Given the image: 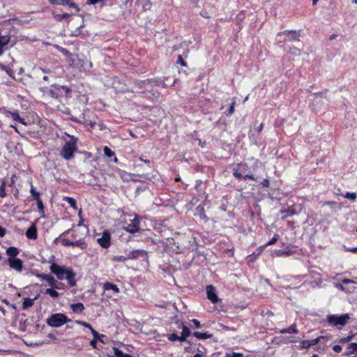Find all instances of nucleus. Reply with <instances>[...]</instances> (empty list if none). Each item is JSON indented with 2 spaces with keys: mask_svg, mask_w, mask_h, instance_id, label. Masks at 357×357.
<instances>
[{
  "mask_svg": "<svg viewBox=\"0 0 357 357\" xmlns=\"http://www.w3.org/2000/svg\"><path fill=\"white\" fill-rule=\"evenodd\" d=\"M55 241L61 242L65 247H79L82 250L86 248L84 238L80 236L79 231L74 229L65 231L55 239Z\"/></svg>",
  "mask_w": 357,
  "mask_h": 357,
  "instance_id": "nucleus-1",
  "label": "nucleus"
},
{
  "mask_svg": "<svg viewBox=\"0 0 357 357\" xmlns=\"http://www.w3.org/2000/svg\"><path fill=\"white\" fill-rule=\"evenodd\" d=\"M342 282L345 284H347L352 282V281L349 279H344L342 280Z\"/></svg>",
  "mask_w": 357,
  "mask_h": 357,
  "instance_id": "nucleus-62",
  "label": "nucleus"
},
{
  "mask_svg": "<svg viewBox=\"0 0 357 357\" xmlns=\"http://www.w3.org/2000/svg\"><path fill=\"white\" fill-rule=\"evenodd\" d=\"M278 240V234H275L273 236V237L268 241L267 242L265 245L267 246V245H273L274 243H275Z\"/></svg>",
  "mask_w": 357,
  "mask_h": 357,
  "instance_id": "nucleus-41",
  "label": "nucleus"
},
{
  "mask_svg": "<svg viewBox=\"0 0 357 357\" xmlns=\"http://www.w3.org/2000/svg\"><path fill=\"white\" fill-rule=\"evenodd\" d=\"M67 17H68V14H63V15H57V18L59 20H62L63 18H67Z\"/></svg>",
  "mask_w": 357,
  "mask_h": 357,
  "instance_id": "nucleus-55",
  "label": "nucleus"
},
{
  "mask_svg": "<svg viewBox=\"0 0 357 357\" xmlns=\"http://www.w3.org/2000/svg\"><path fill=\"white\" fill-rule=\"evenodd\" d=\"M37 205L40 210H43V208H44L43 204L40 199L38 200H37Z\"/></svg>",
  "mask_w": 357,
  "mask_h": 357,
  "instance_id": "nucleus-47",
  "label": "nucleus"
},
{
  "mask_svg": "<svg viewBox=\"0 0 357 357\" xmlns=\"http://www.w3.org/2000/svg\"><path fill=\"white\" fill-rule=\"evenodd\" d=\"M97 339H98V338H94V340H91V341L90 344H91V345L92 347H96V340H97Z\"/></svg>",
  "mask_w": 357,
  "mask_h": 357,
  "instance_id": "nucleus-60",
  "label": "nucleus"
},
{
  "mask_svg": "<svg viewBox=\"0 0 357 357\" xmlns=\"http://www.w3.org/2000/svg\"><path fill=\"white\" fill-rule=\"evenodd\" d=\"M354 352H357V342H351L348 344L347 351L345 353V355H350Z\"/></svg>",
  "mask_w": 357,
  "mask_h": 357,
  "instance_id": "nucleus-26",
  "label": "nucleus"
},
{
  "mask_svg": "<svg viewBox=\"0 0 357 357\" xmlns=\"http://www.w3.org/2000/svg\"><path fill=\"white\" fill-rule=\"evenodd\" d=\"M0 351L3 354H10V350L0 349Z\"/></svg>",
  "mask_w": 357,
  "mask_h": 357,
  "instance_id": "nucleus-59",
  "label": "nucleus"
},
{
  "mask_svg": "<svg viewBox=\"0 0 357 357\" xmlns=\"http://www.w3.org/2000/svg\"><path fill=\"white\" fill-rule=\"evenodd\" d=\"M89 4L94 5L101 1V0H87Z\"/></svg>",
  "mask_w": 357,
  "mask_h": 357,
  "instance_id": "nucleus-54",
  "label": "nucleus"
},
{
  "mask_svg": "<svg viewBox=\"0 0 357 357\" xmlns=\"http://www.w3.org/2000/svg\"><path fill=\"white\" fill-rule=\"evenodd\" d=\"M130 222H126L127 226L124 227V229L130 233L134 234L139 231V218L136 215H134L132 219H130Z\"/></svg>",
  "mask_w": 357,
  "mask_h": 357,
  "instance_id": "nucleus-6",
  "label": "nucleus"
},
{
  "mask_svg": "<svg viewBox=\"0 0 357 357\" xmlns=\"http://www.w3.org/2000/svg\"><path fill=\"white\" fill-rule=\"evenodd\" d=\"M65 199L68 202V203L70 205V206H72L74 208H77V202L75 199H73V197H67Z\"/></svg>",
  "mask_w": 357,
  "mask_h": 357,
  "instance_id": "nucleus-35",
  "label": "nucleus"
},
{
  "mask_svg": "<svg viewBox=\"0 0 357 357\" xmlns=\"http://www.w3.org/2000/svg\"><path fill=\"white\" fill-rule=\"evenodd\" d=\"M194 336L198 339L204 340L210 337L211 335H208L207 333H200V332H195L193 333Z\"/></svg>",
  "mask_w": 357,
  "mask_h": 357,
  "instance_id": "nucleus-29",
  "label": "nucleus"
},
{
  "mask_svg": "<svg viewBox=\"0 0 357 357\" xmlns=\"http://www.w3.org/2000/svg\"><path fill=\"white\" fill-rule=\"evenodd\" d=\"M263 127H264V124H263V123H261L259 124V126H258V128L256 130V132H257V134H259L261 132Z\"/></svg>",
  "mask_w": 357,
  "mask_h": 357,
  "instance_id": "nucleus-52",
  "label": "nucleus"
},
{
  "mask_svg": "<svg viewBox=\"0 0 357 357\" xmlns=\"http://www.w3.org/2000/svg\"><path fill=\"white\" fill-rule=\"evenodd\" d=\"M45 294H49L52 298H56L59 296V293L54 288H49L45 290Z\"/></svg>",
  "mask_w": 357,
  "mask_h": 357,
  "instance_id": "nucleus-27",
  "label": "nucleus"
},
{
  "mask_svg": "<svg viewBox=\"0 0 357 357\" xmlns=\"http://www.w3.org/2000/svg\"><path fill=\"white\" fill-rule=\"evenodd\" d=\"M344 197L351 200H355L356 199V195L354 192H347Z\"/></svg>",
  "mask_w": 357,
  "mask_h": 357,
  "instance_id": "nucleus-42",
  "label": "nucleus"
},
{
  "mask_svg": "<svg viewBox=\"0 0 357 357\" xmlns=\"http://www.w3.org/2000/svg\"><path fill=\"white\" fill-rule=\"evenodd\" d=\"M282 35H286L288 37L289 40L299 41L300 34L296 31L285 30L278 33V36H281Z\"/></svg>",
  "mask_w": 357,
  "mask_h": 357,
  "instance_id": "nucleus-11",
  "label": "nucleus"
},
{
  "mask_svg": "<svg viewBox=\"0 0 357 357\" xmlns=\"http://www.w3.org/2000/svg\"><path fill=\"white\" fill-rule=\"evenodd\" d=\"M206 294L208 298L213 303H215L218 302V298L216 295L214 287L212 285L206 287Z\"/></svg>",
  "mask_w": 357,
  "mask_h": 357,
  "instance_id": "nucleus-13",
  "label": "nucleus"
},
{
  "mask_svg": "<svg viewBox=\"0 0 357 357\" xmlns=\"http://www.w3.org/2000/svg\"><path fill=\"white\" fill-rule=\"evenodd\" d=\"M32 196L33 197V198L36 199V200H38L39 198H40V194L36 192L33 188H31V190H30Z\"/></svg>",
  "mask_w": 357,
  "mask_h": 357,
  "instance_id": "nucleus-43",
  "label": "nucleus"
},
{
  "mask_svg": "<svg viewBox=\"0 0 357 357\" xmlns=\"http://www.w3.org/2000/svg\"><path fill=\"white\" fill-rule=\"evenodd\" d=\"M234 103L232 102L231 105H230L229 112L227 114V115H230L234 112Z\"/></svg>",
  "mask_w": 357,
  "mask_h": 357,
  "instance_id": "nucleus-51",
  "label": "nucleus"
},
{
  "mask_svg": "<svg viewBox=\"0 0 357 357\" xmlns=\"http://www.w3.org/2000/svg\"><path fill=\"white\" fill-rule=\"evenodd\" d=\"M192 321L194 323L196 328H199L201 326L200 322L197 319H192Z\"/></svg>",
  "mask_w": 357,
  "mask_h": 357,
  "instance_id": "nucleus-50",
  "label": "nucleus"
},
{
  "mask_svg": "<svg viewBox=\"0 0 357 357\" xmlns=\"http://www.w3.org/2000/svg\"><path fill=\"white\" fill-rule=\"evenodd\" d=\"M10 39L9 36H0V56L3 54L4 52L3 48L8 44Z\"/></svg>",
  "mask_w": 357,
  "mask_h": 357,
  "instance_id": "nucleus-16",
  "label": "nucleus"
},
{
  "mask_svg": "<svg viewBox=\"0 0 357 357\" xmlns=\"http://www.w3.org/2000/svg\"><path fill=\"white\" fill-rule=\"evenodd\" d=\"M178 62L179 63H181V65H182V66H186L185 63L183 61V59H182V58H181V56H179V57H178Z\"/></svg>",
  "mask_w": 357,
  "mask_h": 357,
  "instance_id": "nucleus-57",
  "label": "nucleus"
},
{
  "mask_svg": "<svg viewBox=\"0 0 357 357\" xmlns=\"http://www.w3.org/2000/svg\"><path fill=\"white\" fill-rule=\"evenodd\" d=\"M57 3L63 5V6L67 5L70 8H77L76 5L74 3H72L70 0H61V3H59L57 1Z\"/></svg>",
  "mask_w": 357,
  "mask_h": 357,
  "instance_id": "nucleus-33",
  "label": "nucleus"
},
{
  "mask_svg": "<svg viewBox=\"0 0 357 357\" xmlns=\"http://www.w3.org/2000/svg\"><path fill=\"white\" fill-rule=\"evenodd\" d=\"M6 234V229L0 226V237L4 236Z\"/></svg>",
  "mask_w": 357,
  "mask_h": 357,
  "instance_id": "nucleus-53",
  "label": "nucleus"
},
{
  "mask_svg": "<svg viewBox=\"0 0 357 357\" xmlns=\"http://www.w3.org/2000/svg\"><path fill=\"white\" fill-rule=\"evenodd\" d=\"M322 337H318L317 338L312 339V340H302L301 342V345L298 346V349H308L310 347L314 346L320 342V340Z\"/></svg>",
  "mask_w": 357,
  "mask_h": 357,
  "instance_id": "nucleus-9",
  "label": "nucleus"
},
{
  "mask_svg": "<svg viewBox=\"0 0 357 357\" xmlns=\"http://www.w3.org/2000/svg\"><path fill=\"white\" fill-rule=\"evenodd\" d=\"M139 3L145 10H150L151 8V3L149 0H139Z\"/></svg>",
  "mask_w": 357,
  "mask_h": 357,
  "instance_id": "nucleus-30",
  "label": "nucleus"
},
{
  "mask_svg": "<svg viewBox=\"0 0 357 357\" xmlns=\"http://www.w3.org/2000/svg\"><path fill=\"white\" fill-rule=\"evenodd\" d=\"M347 250L352 253H357V247L349 248Z\"/></svg>",
  "mask_w": 357,
  "mask_h": 357,
  "instance_id": "nucleus-49",
  "label": "nucleus"
},
{
  "mask_svg": "<svg viewBox=\"0 0 357 357\" xmlns=\"http://www.w3.org/2000/svg\"><path fill=\"white\" fill-rule=\"evenodd\" d=\"M63 91H65L66 93H68L70 90L67 86L52 85L49 93L52 98H58L62 96Z\"/></svg>",
  "mask_w": 357,
  "mask_h": 357,
  "instance_id": "nucleus-7",
  "label": "nucleus"
},
{
  "mask_svg": "<svg viewBox=\"0 0 357 357\" xmlns=\"http://www.w3.org/2000/svg\"><path fill=\"white\" fill-rule=\"evenodd\" d=\"M179 337L176 333H172L169 336V340L171 341L180 340Z\"/></svg>",
  "mask_w": 357,
  "mask_h": 357,
  "instance_id": "nucleus-44",
  "label": "nucleus"
},
{
  "mask_svg": "<svg viewBox=\"0 0 357 357\" xmlns=\"http://www.w3.org/2000/svg\"><path fill=\"white\" fill-rule=\"evenodd\" d=\"M255 130H253L252 128H250V139H252V138L255 136Z\"/></svg>",
  "mask_w": 357,
  "mask_h": 357,
  "instance_id": "nucleus-56",
  "label": "nucleus"
},
{
  "mask_svg": "<svg viewBox=\"0 0 357 357\" xmlns=\"http://www.w3.org/2000/svg\"><path fill=\"white\" fill-rule=\"evenodd\" d=\"M247 178L252 179L255 181H257L262 186L268 187L270 185L269 180L268 178H264L263 180H260L259 177H255L253 174H247Z\"/></svg>",
  "mask_w": 357,
  "mask_h": 357,
  "instance_id": "nucleus-17",
  "label": "nucleus"
},
{
  "mask_svg": "<svg viewBox=\"0 0 357 357\" xmlns=\"http://www.w3.org/2000/svg\"><path fill=\"white\" fill-rule=\"evenodd\" d=\"M6 254L10 257L9 258H16L15 257L19 254V250L15 247H9L6 250Z\"/></svg>",
  "mask_w": 357,
  "mask_h": 357,
  "instance_id": "nucleus-25",
  "label": "nucleus"
},
{
  "mask_svg": "<svg viewBox=\"0 0 357 357\" xmlns=\"http://www.w3.org/2000/svg\"><path fill=\"white\" fill-rule=\"evenodd\" d=\"M352 338V336H348L347 337H343L340 340V342L344 343V342H347L349 341H350Z\"/></svg>",
  "mask_w": 357,
  "mask_h": 357,
  "instance_id": "nucleus-48",
  "label": "nucleus"
},
{
  "mask_svg": "<svg viewBox=\"0 0 357 357\" xmlns=\"http://www.w3.org/2000/svg\"><path fill=\"white\" fill-rule=\"evenodd\" d=\"M75 323L76 324H78V325H80V326H84V327L89 328L91 331V333L93 334V336L94 338L100 337L99 333L96 331H95L89 324H88L85 321H79V320H76L75 321Z\"/></svg>",
  "mask_w": 357,
  "mask_h": 357,
  "instance_id": "nucleus-15",
  "label": "nucleus"
},
{
  "mask_svg": "<svg viewBox=\"0 0 357 357\" xmlns=\"http://www.w3.org/2000/svg\"><path fill=\"white\" fill-rule=\"evenodd\" d=\"M333 350L336 353H340L342 351V348L340 345L336 344L333 347Z\"/></svg>",
  "mask_w": 357,
  "mask_h": 357,
  "instance_id": "nucleus-45",
  "label": "nucleus"
},
{
  "mask_svg": "<svg viewBox=\"0 0 357 357\" xmlns=\"http://www.w3.org/2000/svg\"><path fill=\"white\" fill-rule=\"evenodd\" d=\"M114 354L116 357H132L131 355L123 353L122 351L116 348H114Z\"/></svg>",
  "mask_w": 357,
  "mask_h": 357,
  "instance_id": "nucleus-28",
  "label": "nucleus"
},
{
  "mask_svg": "<svg viewBox=\"0 0 357 357\" xmlns=\"http://www.w3.org/2000/svg\"><path fill=\"white\" fill-rule=\"evenodd\" d=\"M36 298L37 297H35L33 299L29 298H24L22 303V309L27 310L28 308L31 307L33 305L34 301Z\"/></svg>",
  "mask_w": 357,
  "mask_h": 357,
  "instance_id": "nucleus-21",
  "label": "nucleus"
},
{
  "mask_svg": "<svg viewBox=\"0 0 357 357\" xmlns=\"http://www.w3.org/2000/svg\"><path fill=\"white\" fill-rule=\"evenodd\" d=\"M336 37H337V35H335V34H332V35L329 37V39H330L331 40H332L335 39V38H336Z\"/></svg>",
  "mask_w": 357,
  "mask_h": 357,
  "instance_id": "nucleus-63",
  "label": "nucleus"
},
{
  "mask_svg": "<svg viewBox=\"0 0 357 357\" xmlns=\"http://www.w3.org/2000/svg\"><path fill=\"white\" fill-rule=\"evenodd\" d=\"M26 236L29 239L35 240L37 238V229L35 223H32L31 227L26 230Z\"/></svg>",
  "mask_w": 357,
  "mask_h": 357,
  "instance_id": "nucleus-14",
  "label": "nucleus"
},
{
  "mask_svg": "<svg viewBox=\"0 0 357 357\" xmlns=\"http://www.w3.org/2000/svg\"><path fill=\"white\" fill-rule=\"evenodd\" d=\"M50 269L51 272L56 275L57 279L60 280L64 279L66 280L68 283L72 287L76 285V273L73 271L71 267L60 266L55 262H52L50 265Z\"/></svg>",
  "mask_w": 357,
  "mask_h": 357,
  "instance_id": "nucleus-2",
  "label": "nucleus"
},
{
  "mask_svg": "<svg viewBox=\"0 0 357 357\" xmlns=\"http://www.w3.org/2000/svg\"><path fill=\"white\" fill-rule=\"evenodd\" d=\"M8 263L10 267L17 272L22 271V261L18 258H8Z\"/></svg>",
  "mask_w": 357,
  "mask_h": 357,
  "instance_id": "nucleus-10",
  "label": "nucleus"
},
{
  "mask_svg": "<svg viewBox=\"0 0 357 357\" xmlns=\"http://www.w3.org/2000/svg\"><path fill=\"white\" fill-rule=\"evenodd\" d=\"M280 333L296 334L298 333V331L297 329L296 325L295 324H293L289 328L281 330Z\"/></svg>",
  "mask_w": 357,
  "mask_h": 357,
  "instance_id": "nucleus-22",
  "label": "nucleus"
},
{
  "mask_svg": "<svg viewBox=\"0 0 357 357\" xmlns=\"http://www.w3.org/2000/svg\"><path fill=\"white\" fill-rule=\"evenodd\" d=\"M234 176H235L236 177H237V178H242V177H243V175H242L241 174L238 173V172L237 171H236V170L234 171Z\"/></svg>",
  "mask_w": 357,
  "mask_h": 357,
  "instance_id": "nucleus-58",
  "label": "nucleus"
},
{
  "mask_svg": "<svg viewBox=\"0 0 357 357\" xmlns=\"http://www.w3.org/2000/svg\"><path fill=\"white\" fill-rule=\"evenodd\" d=\"M110 234L107 231H104L102 234V236L98 238V242L100 245L101 247L104 248H107L110 245Z\"/></svg>",
  "mask_w": 357,
  "mask_h": 357,
  "instance_id": "nucleus-12",
  "label": "nucleus"
},
{
  "mask_svg": "<svg viewBox=\"0 0 357 357\" xmlns=\"http://www.w3.org/2000/svg\"><path fill=\"white\" fill-rule=\"evenodd\" d=\"M349 317L347 314H344L340 316L335 314L328 315L327 317L328 322L333 326H341L346 325Z\"/></svg>",
  "mask_w": 357,
  "mask_h": 357,
  "instance_id": "nucleus-5",
  "label": "nucleus"
},
{
  "mask_svg": "<svg viewBox=\"0 0 357 357\" xmlns=\"http://www.w3.org/2000/svg\"><path fill=\"white\" fill-rule=\"evenodd\" d=\"M288 226H289L291 228H294V222L293 221H288L287 222Z\"/></svg>",
  "mask_w": 357,
  "mask_h": 357,
  "instance_id": "nucleus-61",
  "label": "nucleus"
},
{
  "mask_svg": "<svg viewBox=\"0 0 357 357\" xmlns=\"http://www.w3.org/2000/svg\"><path fill=\"white\" fill-rule=\"evenodd\" d=\"M68 321H70V319H68L64 314L56 313L51 315L47 319L46 322L47 324L51 327L58 328L64 325Z\"/></svg>",
  "mask_w": 357,
  "mask_h": 357,
  "instance_id": "nucleus-4",
  "label": "nucleus"
},
{
  "mask_svg": "<svg viewBox=\"0 0 357 357\" xmlns=\"http://www.w3.org/2000/svg\"><path fill=\"white\" fill-rule=\"evenodd\" d=\"M139 253L140 251L139 250L132 251L126 257H128V259H135L139 256Z\"/></svg>",
  "mask_w": 357,
  "mask_h": 357,
  "instance_id": "nucleus-37",
  "label": "nucleus"
},
{
  "mask_svg": "<svg viewBox=\"0 0 357 357\" xmlns=\"http://www.w3.org/2000/svg\"><path fill=\"white\" fill-rule=\"evenodd\" d=\"M128 259V257L122 255L119 256H114L112 257V260L114 261H125Z\"/></svg>",
  "mask_w": 357,
  "mask_h": 357,
  "instance_id": "nucleus-39",
  "label": "nucleus"
},
{
  "mask_svg": "<svg viewBox=\"0 0 357 357\" xmlns=\"http://www.w3.org/2000/svg\"><path fill=\"white\" fill-rule=\"evenodd\" d=\"M5 188H6V183H5V182L3 181V182H1V184L0 185V197H4L6 195Z\"/></svg>",
  "mask_w": 357,
  "mask_h": 357,
  "instance_id": "nucleus-38",
  "label": "nucleus"
},
{
  "mask_svg": "<svg viewBox=\"0 0 357 357\" xmlns=\"http://www.w3.org/2000/svg\"><path fill=\"white\" fill-rule=\"evenodd\" d=\"M8 116H11L13 120L20 122V123L23 125H26V123L24 121L23 119H22L17 112H8L7 113Z\"/></svg>",
  "mask_w": 357,
  "mask_h": 357,
  "instance_id": "nucleus-18",
  "label": "nucleus"
},
{
  "mask_svg": "<svg viewBox=\"0 0 357 357\" xmlns=\"http://www.w3.org/2000/svg\"><path fill=\"white\" fill-rule=\"evenodd\" d=\"M103 289H104V290H112L115 293H119V289L117 287V285H116V284H114L113 283H111V282H105V283H104L103 284Z\"/></svg>",
  "mask_w": 357,
  "mask_h": 357,
  "instance_id": "nucleus-24",
  "label": "nucleus"
},
{
  "mask_svg": "<svg viewBox=\"0 0 357 357\" xmlns=\"http://www.w3.org/2000/svg\"><path fill=\"white\" fill-rule=\"evenodd\" d=\"M261 249H260L259 250H258L257 252H253L252 255H249L247 258H249V263L250 262H252L255 260V259L258 257L261 252Z\"/></svg>",
  "mask_w": 357,
  "mask_h": 357,
  "instance_id": "nucleus-36",
  "label": "nucleus"
},
{
  "mask_svg": "<svg viewBox=\"0 0 357 357\" xmlns=\"http://www.w3.org/2000/svg\"><path fill=\"white\" fill-rule=\"evenodd\" d=\"M118 172L119 173V176L122 178H125L126 176H129V174L126 172H125V171L119 169Z\"/></svg>",
  "mask_w": 357,
  "mask_h": 357,
  "instance_id": "nucleus-46",
  "label": "nucleus"
},
{
  "mask_svg": "<svg viewBox=\"0 0 357 357\" xmlns=\"http://www.w3.org/2000/svg\"><path fill=\"white\" fill-rule=\"evenodd\" d=\"M103 151L105 155L108 158H111L114 155V152L112 151L108 146H105Z\"/></svg>",
  "mask_w": 357,
  "mask_h": 357,
  "instance_id": "nucleus-34",
  "label": "nucleus"
},
{
  "mask_svg": "<svg viewBox=\"0 0 357 357\" xmlns=\"http://www.w3.org/2000/svg\"><path fill=\"white\" fill-rule=\"evenodd\" d=\"M146 81H142V82H139V85L140 86V87H142L146 84Z\"/></svg>",
  "mask_w": 357,
  "mask_h": 357,
  "instance_id": "nucleus-64",
  "label": "nucleus"
},
{
  "mask_svg": "<svg viewBox=\"0 0 357 357\" xmlns=\"http://www.w3.org/2000/svg\"><path fill=\"white\" fill-rule=\"evenodd\" d=\"M281 213H284V215L282 217L283 219L288 217H291L296 214L295 208H294L292 206H289L287 209L282 210Z\"/></svg>",
  "mask_w": 357,
  "mask_h": 357,
  "instance_id": "nucleus-20",
  "label": "nucleus"
},
{
  "mask_svg": "<svg viewBox=\"0 0 357 357\" xmlns=\"http://www.w3.org/2000/svg\"><path fill=\"white\" fill-rule=\"evenodd\" d=\"M36 277L43 280H46L49 283V285L52 288H54V289H60L61 288L60 287L61 284L57 283L56 281L54 280V278L50 275L36 274Z\"/></svg>",
  "mask_w": 357,
  "mask_h": 357,
  "instance_id": "nucleus-8",
  "label": "nucleus"
},
{
  "mask_svg": "<svg viewBox=\"0 0 357 357\" xmlns=\"http://www.w3.org/2000/svg\"><path fill=\"white\" fill-rule=\"evenodd\" d=\"M291 255V252L287 251V252H283L280 250H275L273 252V257H280V256H282V255H287V256H289Z\"/></svg>",
  "mask_w": 357,
  "mask_h": 357,
  "instance_id": "nucleus-31",
  "label": "nucleus"
},
{
  "mask_svg": "<svg viewBox=\"0 0 357 357\" xmlns=\"http://www.w3.org/2000/svg\"><path fill=\"white\" fill-rule=\"evenodd\" d=\"M190 332L189 328L186 326L183 325L182 326V333H181V336L179 337L180 341H181V342L185 341L186 338L190 335Z\"/></svg>",
  "mask_w": 357,
  "mask_h": 357,
  "instance_id": "nucleus-23",
  "label": "nucleus"
},
{
  "mask_svg": "<svg viewBox=\"0 0 357 357\" xmlns=\"http://www.w3.org/2000/svg\"><path fill=\"white\" fill-rule=\"evenodd\" d=\"M70 309L73 312L81 313L84 310V306L82 303H77L71 304Z\"/></svg>",
  "mask_w": 357,
  "mask_h": 357,
  "instance_id": "nucleus-19",
  "label": "nucleus"
},
{
  "mask_svg": "<svg viewBox=\"0 0 357 357\" xmlns=\"http://www.w3.org/2000/svg\"><path fill=\"white\" fill-rule=\"evenodd\" d=\"M291 54L295 56H300L301 54V50L294 46L289 48L288 51Z\"/></svg>",
  "mask_w": 357,
  "mask_h": 357,
  "instance_id": "nucleus-32",
  "label": "nucleus"
},
{
  "mask_svg": "<svg viewBox=\"0 0 357 357\" xmlns=\"http://www.w3.org/2000/svg\"><path fill=\"white\" fill-rule=\"evenodd\" d=\"M226 357H243V353H236V352H231V353H227L225 354Z\"/></svg>",
  "mask_w": 357,
  "mask_h": 357,
  "instance_id": "nucleus-40",
  "label": "nucleus"
},
{
  "mask_svg": "<svg viewBox=\"0 0 357 357\" xmlns=\"http://www.w3.org/2000/svg\"><path fill=\"white\" fill-rule=\"evenodd\" d=\"M69 139L63 145L61 155L66 160L71 159L77 150V139L74 136L68 135Z\"/></svg>",
  "mask_w": 357,
  "mask_h": 357,
  "instance_id": "nucleus-3",
  "label": "nucleus"
}]
</instances>
